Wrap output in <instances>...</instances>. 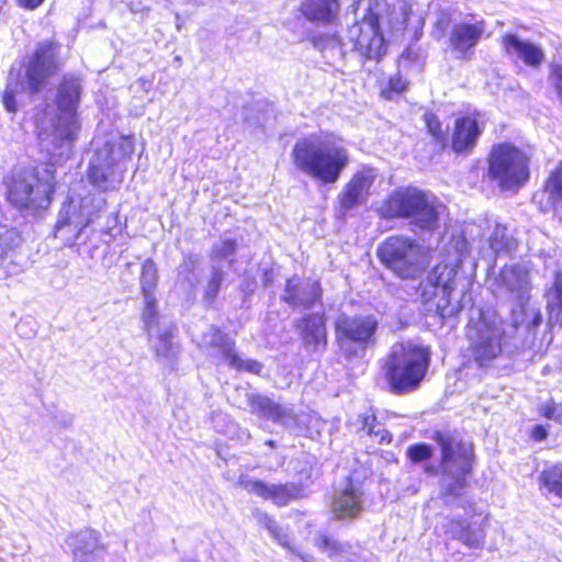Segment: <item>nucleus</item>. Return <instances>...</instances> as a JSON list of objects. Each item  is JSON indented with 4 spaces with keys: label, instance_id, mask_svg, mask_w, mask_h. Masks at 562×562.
Here are the masks:
<instances>
[{
    "label": "nucleus",
    "instance_id": "nucleus-1",
    "mask_svg": "<svg viewBox=\"0 0 562 562\" xmlns=\"http://www.w3.org/2000/svg\"><path fill=\"white\" fill-rule=\"evenodd\" d=\"M291 158L299 171L323 186L336 183L350 164L349 150L329 133H312L299 138Z\"/></svg>",
    "mask_w": 562,
    "mask_h": 562
},
{
    "label": "nucleus",
    "instance_id": "nucleus-2",
    "mask_svg": "<svg viewBox=\"0 0 562 562\" xmlns=\"http://www.w3.org/2000/svg\"><path fill=\"white\" fill-rule=\"evenodd\" d=\"M66 60L63 46L52 40L43 41L35 52L25 57L22 68L14 74L10 71L3 93L4 108L14 113L18 111L16 94L25 92L30 95L44 89Z\"/></svg>",
    "mask_w": 562,
    "mask_h": 562
},
{
    "label": "nucleus",
    "instance_id": "nucleus-3",
    "mask_svg": "<svg viewBox=\"0 0 562 562\" xmlns=\"http://www.w3.org/2000/svg\"><path fill=\"white\" fill-rule=\"evenodd\" d=\"M82 93L81 78L65 75L57 90V114L49 126L40 127L41 146L53 157H69L78 130L77 110Z\"/></svg>",
    "mask_w": 562,
    "mask_h": 562
},
{
    "label": "nucleus",
    "instance_id": "nucleus-4",
    "mask_svg": "<svg viewBox=\"0 0 562 562\" xmlns=\"http://www.w3.org/2000/svg\"><path fill=\"white\" fill-rule=\"evenodd\" d=\"M428 347L415 344H395L387 353L382 370L389 391L406 395L419 389L430 367Z\"/></svg>",
    "mask_w": 562,
    "mask_h": 562
},
{
    "label": "nucleus",
    "instance_id": "nucleus-5",
    "mask_svg": "<svg viewBox=\"0 0 562 562\" xmlns=\"http://www.w3.org/2000/svg\"><path fill=\"white\" fill-rule=\"evenodd\" d=\"M517 334V322L514 319L505 322L494 311H480L479 318H471L468 325L470 356L479 367H490Z\"/></svg>",
    "mask_w": 562,
    "mask_h": 562
},
{
    "label": "nucleus",
    "instance_id": "nucleus-6",
    "mask_svg": "<svg viewBox=\"0 0 562 562\" xmlns=\"http://www.w3.org/2000/svg\"><path fill=\"white\" fill-rule=\"evenodd\" d=\"M432 439L440 448L441 490L446 495L459 496L473 468V443L451 431L437 430Z\"/></svg>",
    "mask_w": 562,
    "mask_h": 562
},
{
    "label": "nucleus",
    "instance_id": "nucleus-7",
    "mask_svg": "<svg viewBox=\"0 0 562 562\" xmlns=\"http://www.w3.org/2000/svg\"><path fill=\"white\" fill-rule=\"evenodd\" d=\"M55 186L52 166L16 169L7 184V198L14 207L21 211L45 210L50 205Z\"/></svg>",
    "mask_w": 562,
    "mask_h": 562
},
{
    "label": "nucleus",
    "instance_id": "nucleus-8",
    "mask_svg": "<svg viewBox=\"0 0 562 562\" xmlns=\"http://www.w3.org/2000/svg\"><path fill=\"white\" fill-rule=\"evenodd\" d=\"M439 207L435 196L416 188L393 192L381 206L385 218H405L422 231H434L439 220Z\"/></svg>",
    "mask_w": 562,
    "mask_h": 562
},
{
    "label": "nucleus",
    "instance_id": "nucleus-9",
    "mask_svg": "<svg viewBox=\"0 0 562 562\" xmlns=\"http://www.w3.org/2000/svg\"><path fill=\"white\" fill-rule=\"evenodd\" d=\"M488 178L502 190H517L529 180V158L524 150L509 144L499 143L488 155Z\"/></svg>",
    "mask_w": 562,
    "mask_h": 562
},
{
    "label": "nucleus",
    "instance_id": "nucleus-10",
    "mask_svg": "<svg viewBox=\"0 0 562 562\" xmlns=\"http://www.w3.org/2000/svg\"><path fill=\"white\" fill-rule=\"evenodd\" d=\"M379 321L374 315L341 314L335 322V340L346 359L362 358L376 342Z\"/></svg>",
    "mask_w": 562,
    "mask_h": 562
},
{
    "label": "nucleus",
    "instance_id": "nucleus-11",
    "mask_svg": "<svg viewBox=\"0 0 562 562\" xmlns=\"http://www.w3.org/2000/svg\"><path fill=\"white\" fill-rule=\"evenodd\" d=\"M105 205V199L88 194L79 200L68 198L58 212L55 236L67 246L80 240L83 229L93 222L95 213Z\"/></svg>",
    "mask_w": 562,
    "mask_h": 562
},
{
    "label": "nucleus",
    "instance_id": "nucleus-12",
    "mask_svg": "<svg viewBox=\"0 0 562 562\" xmlns=\"http://www.w3.org/2000/svg\"><path fill=\"white\" fill-rule=\"evenodd\" d=\"M380 261L402 279H416L424 271L422 247L405 236H390L378 248Z\"/></svg>",
    "mask_w": 562,
    "mask_h": 562
},
{
    "label": "nucleus",
    "instance_id": "nucleus-13",
    "mask_svg": "<svg viewBox=\"0 0 562 562\" xmlns=\"http://www.w3.org/2000/svg\"><path fill=\"white\" fill-rule=\"evenodd\" d=\"M133 153L130 140L122 139L119 143L106 142L97 149L90 160L88 179L100 191L115 189L116 183L122 182V176L116 179L115 168L120 161Z\"/></svg>",
    "mask_w": 562,
    "mask_h": 562
},
{
    "label": "nucleus",
    "instance_id": "nucleus-14",
    "mask_svg": "<svg viewBox=\"0 0 562 562\" xmlns=\"http://www.w3.org/2000/svg\"><path fill=\"white\" fill-rule=\"evenodd\" d=\"M492 286L497 299L512 303V319L517 322V317L527 312L526 303L530 299L528 271L519 265L504 267Z\"/></svg>",
    "mask_w": 562,
    "mask_h": 562
},
{
    "label": "nucleus",
    "instance_id": "nucleus-15",
    "mask_svg": "<svg viewBox=\"0 0 562 562\" xmlns=\"http://www.w3.org/2000/svg\"><path fill=\"white\" fill-rule=\"evenodd\" d=\"M457 276L458 269L456 266L440 263L420 283L419 289L425 301L440 296L436 305L442 317L452 316L460 308L459 299H456V304H452Z\"/></svg>",
    "mask_w": 562,
    "mask_h": 562
},
{
    "label": "nucleus",
    "instance_id": "nucleus-16",
    "mask_svg": "<svg viewBox=\"0 0 562 562\" xmlns=\"http://www.w3.org/2000/svg\"><path fill=\"white\" fill-rule=\"evenodd\" d=\"M324 311L307 313L294 323L295 331L301 338L303 348L310 355H323L328 345V333Z\"/></svg>",
    "mask_w": 562,
    "mask_h": 562
},
{
    "label": "nucleus",
    "instance_id": "nucleus-17",
    "mask_svg": "<svg viewBox=\"0 0 562 562\" xmlns=\"http://www.w3.org/2000/svg\"><path fill=\"white\" fill-rule=\"evenodd\" d=\"M376 176V170L372 167H362L358 170L337 198L340 212L347 213L364 204Z\"/></svg>",
    "mask_w": 562,
    "mask_h": 562
},
{
    "label": "nucleus",
    "instance_id": "nucleus-18",
    "mask_svg": "<svg viewBox=\"0 0 562 562\" xmlns=\"http://www.w3.org/2000/svg\"><path fill=\"white\" fill-rule=\"evenodd\" d=\"M323 289L317 280L292 277L286 280L281 300L293 310H311L321 302Z\"/></svg>",
    "mask_w": 562,
    "mask_h": 562
},
{
    "label": "nucleus",
    "instance_id": "nucleus-19",
    "mask_svg": "<svg viewBox=\"0 0 562 562\" xmlns=\"http://www.w3.org/2000/svg\"><path fill=\"white\" fill-rule=\"evenodd\" d=\"M364 492L361 483L347 477L333 496L331 509L338 519L356 518L363 510Z\"/></svg>",
    "mask_w": 562,
    "mask_h": 562
},
{
    "label": "nucleus",
    "instance_id": "nucleus-20",
    "mask_svg": "<svg viewBox=\"0 0 562 562\" xmlns=\"http://www.w3.org/2000/svg\"><path fill=\"white\" fill-rule=\"evenodd\" d=\"M244 487L248 493L272 501L277 506H285L305 496L301 483L270 484L260 480H249L244 483Z\"/></svg>",
    "mask_w": 562,
    "mask_h": 562
},
{
    "label": "nucleus",
    "instance_id": "nucleus-21",
    "mask_svg": "<svg viewBox=\"0 0 562 562\" xmlns=\"http://www.w3.org/2000/svg\"><path fill=\"white\" fill-rule=\"evenodd\" d=\"M352 8L355 23L350 33L353 35H383L381 30L383 8L378 0H358Z\"/></svg>",
    "mask_w": 562,
    "mask_h": 562
},
{
    "label": "nucleus",
    "instance_id": "nucleus-22",
    "mask_svg": "<svg viewBox=\"0 0 562 562\" xmlns=\"http://www.w3.org/2000/svg\"><path fill=\"white\" fill-rule=\"evenodd\" d=\"M98 531L87 528L70 535L67 539L77 562H102L104 548L100 544Z\"/></svg>",
    "mask_w": 562,
    "mask_h": 562
},
{
    "label": "nucleus",
    "instance_id": "nucleus-23",
    "mask_svg": "<svg viewBox=\"0 0 562 562\" xmlns=\"http://www.w3.org/2000/svg\"><path fill=\"white\" fill-rule=\"evenodd\" d=\"M445 531L451 539L458 540L473 550L481 549L486 537L482 524L465 518H449L445 525Z\"/></svg>",
    "mask_w": 562,
    "mask_h": 562
},
{
    "label": "nucleus",
    "instance_id": "nucleus-24",
    "mask_svg": "<svg viewBox=\"0 0 562 562\" xmlns=\"http://www.w3.org/2000/svg\"><path fill=\"white\" fill-rule=\"evenodd\" d=\"M314 541L318 549L329 558H344L348 562H375L369 550L347 542H339L327 535H319Z\"/></svg>",
    "mask_w": 562,
    "mask_h": 562
},
{
    "label": "nucleus",
    "instance_id": "nucleus-25",
    "mask_svg": "<svg viewBox=\"0 0 562 562\" xmlns=\"http://www.w3.org/2000/svg\"><path fill=\"white\" fill-rule=\"evenodd\" d=\"M247 402L250 412L260 417L282 425H291L295 422L291 409L284 408L267 396L250 393L247 395Z\"/></svg>",
    "mask_w": 562,
    "mask_h": 562
},
{
    "label": "nucleus",
    "instance_id": "nucleus-26",
    "mask_svg": "<svg viewBox=\"0 0 562 562\" xmlns=\"http://www.w3.org/2000/svg\"><path fill=\"white\" fill-rule=\"evenodd\" d=\"M482 134L477 120L470 115L458 117L454 122L451 146L456 153H467L473 149Z\"/></svg>",
    "mask_w": 562,
    "mask_h": 562
},
{
    "label": "nucleus",
    "instance_id": "nucleus-27",
    "mask_svg": "<svg viewBox=\"0 0 562 562\" xmlns=\"http://www.w3.org/2000/svg\"><path fill=\"white\" fill-rule=\"evenodd\" d=\"M199 347L210 357L227 362L235 351V341L215 326H210L201 336Z\"/></svg>",
    "mask_w": 562,
    "mask_h": 562
},
{
    "label": "nucleus",
    "instance_id": "nucleus-28",
    "mask_svg": "<svg viewBox=\"0 0 562 562\" xmlns=\"http://www.w3.org/2000/svg\"><path fill=\"white\" fill-rule=\"evenodd\" d=\"M22 241L23 238L15 228H8L7 226L0 228V280L11 274V267Z\"/></svg>",
    "mask_w": 562,
    "mask_h": 562
},
{
    "label": "nucleus",
    "instance_id": "nucleus-29",
    "mask_svg": "<svg viewBox=\"0 0 562 562\" xmlns=\"http://www.w3.org/2000/svg\"><path fill=\"white\" fill-rule=\"evenodd\" d=\"M434 25L436 35H483L485 32L483 21H464L452 25L451 14L443 10L437 12Z\"/></svg>",
    "mask_w": 562,
    "mask_h": 562
},
{
    "label": "nucleus",
    "instance_id": "nucleus-30",
    "mask_svg": "<svg viewBox=\"0 0 562 562\" xmlns=\"http://www.w3.org/2000/svg\"><path fill=\"white\" fill-rule=\"evenodd\" d=\"M338 0H304L301 11L307 20L318 23H330L337 16Z\"/></svg>",
    "mask_w": 562,
    "mask_h": 562
},
{
    "label": "nucleus",
    "instance_id": "nucleus-31",
    "mask_svg": "<svg viewBox=\"0 0 562 562\" xmlns=\"http://www.w3.org/2000/svg\"><path fill=\"white\" fill-rule=\"evenodd\" d=\"M504 47L508 53L515 54L526 65L531 67L539 66L544 57L540 46L524 41L520 37H504Z\"/></svg>",
    "mask_w": 562,
    "mask_h": 562
},
{
    "label": "nucleus",
    "instance_id": "nucleus-32",
    "mask_svg": "<svg viewBox=\"0 0 562 562\" xmlns=\"http://www.w3.org/2000/svg\"><path fill=\"white\" fill-rule=\"evenodd\" d=\"M390 26L392 35L400 32H407L412 35H422L424 19L413 14L406 4L402 5L398 11H393L390 16Z\"/></svg>",
    "mask_w": 562,
    "mask_h": 562
},
{
    "label": "nucleus",
    "instance_id": "nucleus-33",
    "mask_svg": "<svg viewBox=\"0 0 562 562\" xmlns=\"http://www.w3.org/2000/svg\"><path fill=\"white\" fill-rule=\"evenodd\" d=\"M150 338L157 359L167 366H172L179 353V348L173 342L172 329L170 327L160 328Z\"/></svg>",
    "mask_w": 562,
    "mask_h": 562
},
{
    "label": "nucleus",
    "instance_id": "nucleus-34",
    "mask_svg": "<svg viewBox=\"0 0 562 562\" xmlns=\"http://www.w3.org/2000/svg\"><path fill=\"white\" fill-rule=\"evenodd\" d=\"M549 324L551 326L562 324V271L554 274L552 284L546 291Z\"/></svg>",
    "mask_w": 562,
    "mask_h": 562
},
{
    "label": "nucleus",
    "instance_id": "nucleus-35",
    "mask_svg": "<svg viewBox=\"0 0 562 562\" xmlns=\"http://www.w3.org/2000/svg\"><path fill=\"white\" fill-rule=\"evenodd\" d=\"M201 260L198 255H188L178 267L177 282L187 291H192L200 282Z\"/></svg>",
    "mask_w": 562,
    "mask_h": 562
},
{
    "label": "nucleus",
    "instance_id": "nucleus-36",
    "mask_svg": "<svg viewBox=\"0 0 562 562\" xmlns=\"http://www.w3.org/2000/svg\"><path fill=\"white\" fill-rule=\"evenodd\" d=\"M238 243L233 238L229 233L221 235L220 239L213 244L210 251V259L213 263L221 260L228 261L229 265L235 262L234 256L236 255Z\"/></svg>",
    "mask_w": 562,
    "mask_h": 562
},
{
    "label": "nucleus",
    "instance_id": "nucleus-37",
    "mask_svg": "<svg viewBox=\"0 0 562 562\" xmlns=\"http://www.w3.org/2000/svg\"><path fill=\"white\" fill-rule=\"evenodd\" d=\"M159 280L158 269L153 259L147 258L142 265L139 285L144 300L156 297V288Z\"/></svg>",
    "mask_w": 562,
    "mask_h": 562
},
{
    "label": "nucleus",
    "instance_id": "nucleus-38",
    "mask_svg": "<svg viewBox=\"0 0 562 562\" xmlns=\"http://www.w3.org/2000/svg\"><path fill=\"white\" fill-rule=\"evenodd\" d=\"M355 48L367 59L380 60L386 54L385 37H356Z\"/></svg>",
    "mask_w": 562,
    "mask_h": 562
},
{
    "label": "nucleus",
    "instance_id": "nucleus-39",
    "mask_svg": "<svg viewBox=\"0 0 562 562\" xmlns=\"http://www.w3.org/2000/svg\"><path fill=\"white\" fill-rule=\"evenodd\" d=\"M539 480L549 493L562 499V463L544 468L540 473Z\"/></svg>",
    "mask_w": 562,
    "mask_h": 562
},
{
    "label": "nucleus",
    "instance_id": "nucleus-40",
    "mask_svg": "<svg viewBox=\"0 0 562 562\" xmlns=\"http://www.w3.org/2000/svg\"><path fill=\"white\" fill-rule=\"evenodd\" d=\"M490 247L495 254L512 252L516 249L517 241L506 226L497 224L490 236Z\"/></svg>",
    "mask_w": 562,
    "mask_h": 562
},
{
    "label": "nucleus",
    "instance_id": "nucleus-41",
    "mask_svg": "<svg viewBox=\"0 0 562 562\" xmlns=\"http://www.w3.org/2000/svg\"><path fill=\"white\" fill-rule=\"evenodd\" d=\"M358 422L361 424V430L368 436L378 438L380 442L391 440V435L373 413L367 412L360 415Z\"/></svg>",
    "mask_w": 562,
    "mask_h": 562
},
{
    "label": "nucleus",
    "instance_id": "nucleus-42",
    "mask_svg": "<svg viewBox=\"0 0 562 562\" xmlns=\"http://www.w3.org/2000/svg\"><path fill=\"white\" fill-rule=\"evenodd\" d=\"M225 272L222 267L212 263L210 267V274L204 286L203 299L207 304H213L220 293Z\"/></svg>",
    "mask_w": 562,
    "mask_h": 562
},
{
    "label": "nucleus",
    "instance_id": "nucleus-43",
    "mask_svg": "<svg viewBox=\"0 0 562 562\" xmlns=\"http://www.w3.org/2000/svg\"><path fill=\"white\" fill-rule=\"evenodd\" d=\"M256 521L265 527L269 533L283 547H289V537L279 526V524L266 512L256 509L254 512Z\"/></svg>",
    "mask_w": 562,
    "mask_h": 562
},
{
    "label": "nucleus",
    "instance_id": "nucleus-44",
    "mask_svg": "<svg viewBox=\"0 0 562 562\" xmlns=\"http://www.w3.org/2000/svg\"><path fill=\"white\" fill-rule=\"evenodd\" d=\"M546 192L554 209L558 206L562 209V164H560L549 177L546 184Z\"/></svg>",
    "mask_w": 562,
    "mask_h": 562
},
{
    "label": "nucleus",
    "instance_id": "nucleus-45",
    "mask_svg": "<svg viewBox=\"0 0 562 562\" xmlns=\"http://www.w3.org/2000/svg\"><path fill=\"white\" fill-rule=\"evenodd\" d=\"M144 303L142 321L148 336L153 337L155 331L160 329L157 300L156 297H151V300H144Z\"/></svg>",
    "mask_w": 562,
    "mask_h": 562
},
{
    "label": "nucleus",
    "instance_id": "nucleus-46",
    "mask_svg": "<svg viewBox=\"0 0 562 562\" xmlns=\"http://www.w3.org/2000/svg\"><path fill=\"white\" fill-rule=\"evenodd\" d=\"M479 37H449L448 47L457 58H470Z\"/></svg>",
    "mask_w": 562,
    "mask_h": 562
},
{
    "label": "nucleus",
    "instance_id": "nucleus-47",
    "mask_svg": "<svg viewBox=\"0 0 562 562\" xmlns=\"http://www.w3.org/2000/svg\"><path fill=\"white\" fill-rule=\"evenodd\" d=\"M408 87V81L400 72L392 76L386 86L381 89V97L385 100H394Z\"/></svg>",
    "mask_w": 562,
    "mask_h": 562
},
{
    "label": "nucleus",
    "instance_id": "nucleus-48",
    "mask_svg": "<svg viewBox=\"0 0 562 562\" xmlns=\"http://www.w3.org/2000/svg\"><path fill=\"white\" fill-rule=\"evenodd\" d=\"M527 312L517 317L518 331L521 328L531 331L542 323V315L538 308L531 307L529 302L526 303Z\"/></svg>",
    "mask_w": 562,
    "mask_h": 562
},
{
    "label": "nucleus",
    "instance_id": "nucleus-49",
    "mask_svg": "<svg viewBox=\"0 0 562 562\" xmlns=\"http://www.w3.org/2000/svg\"><path fill=\"white\" fill-rule=\"evenodd\" d=\"M227 363L229 367L238 371H247L255 374H260L263 368V366L259 361L252 359L244 360L235 351L227 360Z\"/></svg>",
    "mask_w": 562,
    "mask_h": 562
},
{
    "label": "nucleus",
    "instance_id": "nucleus-50",
    "mask_svg": "<svg viewBox=\"0 0 562 562\" xmlns=\"http://www.w3.org/2000/svg\"><path fill=\"white\" fill-rule=\"evenodd\" d=\"M432 453V447L424 442L415 443L407 448V457L414 463L429 460Z\"/></svg>",
    "mask_w": 562,
    "mask_h": 562
},
{
    "label": "nucleus",
    "instance_id": "nucleus-51",
    "mask_svg": "<svg viewBox=\"0 0 562 562\" xmlns=\"http://www.w3.org/2000/svg\"><path fill=\"white\" fill-rule=\"evenodd\" d=\"M424 121L427 126L429 134L437 140L443 142L446 139V133L441 128V123L437 115L431 112L424 114Z\"/></svg>",
    "mask_w": 562,
    "mask_h": 562
},
{
    "label": "nucleus",
    "instance_id": "nucleus-52",
    "mask_svg": "<svg viewBox=\"0 0 562 562\" xmlns=\"http://www.w3.org/2000/svg\"><path fill=\"white\" fill-rule=\"evenodd\" d=\"M541 413L548 419L562 425V404H558L551 400L541 406Z\"/></svg>",
    "mask_w": 562,
    "mask_h": 562
},
{
    "label": "nucleus",
    "instance_id": "nucleus-53",
    "mask_svg": "<svg viewBox=\"0 0 562 562\" xmlns=\"http://www.w3.org/2000/svg\"><path fill=\"white\" fill-rule=\"evenodd\" d=\"M531 436L536 441H542L548 437V431L543 426L536 425L532 428Z\"/></svg>",
    "mask_w": 562,
    "mask_h": 562
},
{
    "label": "nucleus",
    "instance_id": "nucleus-54",
    "mask_svg": "<svg viewBox=\"0 0 562 562\" xmlns=\"http://www.w3.org/2000/svg\"><path fill=\"white\" fill-rule=\"evenodd\" d=\"M18 4L26 10H34L38 8L45 0H16Z\"/></svg>",
    "mask_w": 562,
    "mask_h": 562
},
{
    "label": "nucleus",
    "instance_id": "nucleus-55",
    "mask_svg": "<svg viewBox=\"0 0 562 562\" xmlns=\"http://www.w3.org/2000/svg\"><path fill=\"white\" fill-rule=\"evenodd\" d=\"M417 54L413 50L412 46L407 47L401 55L402 59L414 60Z\"/></svg>",
    "mask_w": 562,
    "mask_h": 562
},
{
    "label": "nucleus",
    "instance_id": "nucleus-56",
    "mask_svg": "<svg viewBox=\"0 0 562 562\" xmlns=\"http://www.w3.org/2000/svg\"><path fill=\"white\" fill-rule=\"evenodd\" d=\"M424 470H425L426 473H428L430 475H437L438 474V469L435 465H431V464L425 465Z\"/></svg>",
    "mask_w": 562,
    "mask_h": 562
},
{
    "label": "nucleus",
    "instance_id": "nucleus-57",
    "mask_svg": "<svg viewBox=\"0 0 562 562\" xmlns=\"http://www.w3.org/2000/svg\"><path fill=\"white\" fill-rule=\"evenodd\" d=\"M273 280L269 272H265L262 283L266 288L270 286L272 284Z\"/></svg>",
    "mask_w": 562,
    "mask_h": 562
},
{
    "label": "nucleus",
    "instance_id": "nucleus-58",
    "mask_svg": "<svg viewBox=\"0 0 562 562\" xmlns=\"http://www.w3.org/2000/svg\"><path fill=\"white\" fill-rule=\"evenodd\" d=\"M26 325V322H20L18 325H16V330L19 334L23 335V327Z\"/></svg>",
    "mask_w": 562,
    "mask_h": 562
},
{
    "label": "nucleus",
    "instance_id": "nucleus-59",
    "mask_svg": "<svg viewBox=\"0 0 562 562\" xmlns=\"http://www.w3.org/2000/svg\"><path fill=\"white\" fill-rule=\"evenodd\" d=\"M266 443L272 448L276 446V442L273 440H268Z\"/></svg>",
    "mask_w": 562,
    "mask_h": 562
},
{
    "label": "nucleus",
    "instance_id": "nucleus-60",
    "mask_svg": "<svg viewBox=\"0 0 562 562\" xmlns=\"http://www.w3.org/2000/svg\"><path fill=\"white\" fill-rule=\"evenodd\" d=\"M256 124H258V125H261V124H262V123H261V121H260V119H257Z\"/></svg>",
    "mask_w": 562,
    "mask_h": 562
},
{
    "label": "nucleus",
    "instance_id": "nucleus-61",
    "mask_svg": "<svg viewBox=\"0 0 562 562\" xmlns=\"http://www.w3.org/2000/svg\"><path fill=\"white\" fill-rule=\"evenodd\" d=\"M246 122L249 124V125H252V123L249 122V119L246 117Z\"/></svg>",
    "mask_w": 562,
    "mask_h": 562
},
{
    "label": "nucleus",
    "instance_id": "nucleus-62",
    "mask_svg": "<svg viewBox=\"0 0 562 562\" xmlns=\"http://www.w3.org/2000/svg\"><path fill=\"white\" fill-rule=\"evenodd\" d=\"M504 35L509 36V35H514V34L513 33H505Z\"/></svg>",
    "mask_w": 562,
    "mask_h": 562
}]
</instances>
